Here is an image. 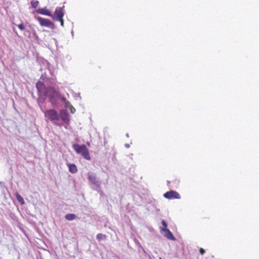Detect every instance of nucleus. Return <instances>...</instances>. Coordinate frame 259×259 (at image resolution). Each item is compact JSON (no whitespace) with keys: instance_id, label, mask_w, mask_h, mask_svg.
Masks as SVG:
<instances>
[{"instance_id":"6e6552de","label":"nucleus","mask_w":259,"mask_h":259,"mask_svg":"<svg viewBox=\"0 0 259 259\" xmlns=\"http://www.w3.org/2000/svg\"><path fill=\"white\" fill-rule=\"evenodd\" d=\"M59 116L60 119H61L62 121L65 124H69L70 119H69V114L66 109H62L60 110Z\"/></svg>"},{"instance_id":"b1692460","label":"nucleus","mask_w":259,"mask_h":259,"mask_svg":"<svg viewBox=\"0 0 259 259\" xmlns=\"http://www.w3.org/2000/svg\"><path fill=\"white\" fill-rule=\"evenodd\" d=\"M24 31V35L28 37H30V35L31 34V30L30 31L27 29H25Z\"/></svg>"},{"instance_id":"7c9ffc66","label":"nucleus","mask_w":259,"mask_h":259,"mask_svg":"<svg viewBox=\"0 0 259 259\" xmlns=\"http://www.w3.org/2000/svg\"><path fill=\"white\" fill-rule=\"evenodd\" d=\"M60 22L61 25L63 27H64V20L63 18L60 21H58Z\"/></svg>"},{"instance_id":"c9c22d12","label":"nucleus","mask_w":259,"mask_h":259,"mask_svg":"<svg viewBox=\"0 0 259 259\" xmlns=\"http://www.w3.org/2000/svg\"><path fill=\"white\" fill-rule=\"evenodd\" d=\"M170 183V182L169 181H167V184L168 186L169 185Z\"/></svg>"},{"instance_id":"ddd939ff","label":"nucleus","mask_w":259,"mask_h":259,"mask_svg":"<svg viewBox=\"0 0 259 259\" xmlns=\"http://www.w3.org/2000/svg\"><path fill=\"white\" fill-rule=\"evenodd\" d=\"M47 97H48V96L46 95H38V98L37 100L38 104L39 105L44 104L46 101Z\"/></svg>"},{"instance_id":"6ab92c4d","label":"nucleus","mask_w":259,"mask_h":259,"mask_svg":"<svg viewBox=\"0 0 259 259\" xmlns=\"http://www.w3.org/2000/svg\"><path fill=\"white\" fill-rule=\"evenodd\" d=\"M17 200L18 202H20V203L21 205H23L25 203V201L23 198V197L21 196V195L19 194L18 193H16L15 194Z\"/></svg>"},{"instance_id":"f8f14e48","label":"nucleus","mask_w":259,"mask_h":259,"mask_svg":"<svg viewBox=\"0 0 259 259\" xmlns=\"http://www.w3.org/2000/svg\"><path fill=\"white\" fill-rule=\"evenodd\" d=\"M74 150L77 154H81L82 152L86 149L87 147L85 145H79L77 144H74L72 145Z\"/></svg>"},{"instance_id":"f704fd0d","label":"nucleus","mask_w":259,"mask_h":259,"mask_svg":"<svg viewBox=\"0 0 259 259\" xmlns=\"http://www.w3.org/2000/svg\"><path fill=\"white\" fill-rule=\"evenodd\" d=\"M124 146H125V148H128L130 147V145L129 144H125L124 145Z\"/></svg>"},{"instance_id":"a878e982","label":"nucleus","mask_w":259,"mask_h":259,"mask_svg":"<svg viewBox=\"0 0 259 259\" xmlns=\"http://www.w3.org/2000/svg\"><path fill=\"white\" fill-rule=\"evenodd\" d=\"M48 81H49V82L51 84H55L56 83V80L53 77L49 78Z\"/></svg>"},{"instance_id":"20e7f679","label":"nucleus","mask_w":259,"mask_h":259,"mask_svg":"<svg viewBox=\"0 0 259 259\" xmlns=\"http://www.w3.org/2000/svg\"><path fill=\"white\" fill-rule=\"evenodd\" d=\"M64 8V7H56L54 13L53 14H52V16L50 17H52L54 20L60 21L65 15V12L63 10Z\"/></svg>"},{"instance_id":"58836bf2","label":"nucleus","mask_w":259,"mask_h":259,"mask_svg":"<svg viewBox=\"0 0 259 259\" xmlns=\"http://www.w3.org/2000/svg\"><path fill=\"white\" fill-rule=\"evenodd\" d=\"M159 259H162V258L160 257Z\"/></svg>"},{"instance_id":"423d86ee","label":"nucleus","mask_w":259,"mask_h":259,"mask_svg":"<svg viewBox=\"0 0 259 259\" xmlns=\"http://www.w3.org/2000/svg\"><path fill=\"white\" fill-rule=\"evenodd\" d=\"M36 88L37 90V95H46L48 93L49 87H46L45 83L40 81H38L36 83Z\"/></svg>"},{"instance_id":"5701e85b","label":"nucleus","mask_w":259,"mask_h":259,"mask_svg":"<svg viewBox=\"0 0 259 259\" xmlns=\"http://www.w3.org/2000/svg\"><path fill=\"white\" fill-rule=\"evenodd\" d=\"M27 221V222L32 226H36V222L33 221L32 219H30V218H28V217H26Z\"/></svg>"},{"instance_id":"a211bd4d","label":"nucleus","mask_w":259,"mask_h":259,"mask_svg":"<svg viewBox=\"0 0 259 259\" xmlns=\"http://www.w3.org/2000/svg\"><path fill=\"white\" fill-rule=\"evenodd\" d=\"M77 218V216L73 213H68L65 215V218L68 221H73Z\"/></svg>"},{"instance_id":"4c0bfd02","label":"nucleus","mask_w":259,"mask_h":259,"mask_svg":"<svg viewBox=\"0 0 259 259\" xmlns=\"http://www.w3.org/2000/svg\"><path fill=\"white\" fill-rule=\"evenodd\" d=\"M37 259H38V258H37ZM40 259H42V258H41H41H40Z\"/></svg>"},{"instance_id":"393cba45","label":"nucleus","mask_w":259,"mask_h":259,"mask_svg":"<svg viewBox=\"0 0 259 259\" xmlns=\"http://www.w3.org/2000/svg\"><path fill=\"white\" fill-rule=\"evenodd\" d=\"M17 26L21 30L24 31L26 29V28H25V26L24 25V24H23V23H21V24H20L19 25H17Z\"/></svg>"},{"instance_id":"bb28decb","label":"nucleus","mask_w":259,"mask_h":259,"mask_svg":"<svg viewBox=\"0 0 259 259\" xmlns=\"http://www.w3.org/2000/svg\"><path fill=\"white\" fill-rule=\"evenodd\" d=\"M161 224L162 225V226L164 227L163 228H167V223L164 221V220H162L161 221Z\"/></svg>"},{"instance_id":"4be33fe9","label":"nucleus","mask_w":259,"mask_h":259,"mask_svg":"<svg viewBox=\"0 0 259 259\" xmlns=\"http://www.w3.org/2000/svg\"><path fill=\"white\" fill-rule=\"evenodd\" d=\"M40 79H41L44 82H46L48 81L49 78H48L46 73H45L41 75Z\"/></svg>"},{"instance_id":"e433bc0d","label":"nucleus","mask_w":259,"mask_h":259,"mask_svg":"<svg viewBox=\"0 0 259 259\" xmlns=\"http://www.w3.org/2000/svg\"><path fill=\"white\" fill-rule=\"evenodd\" d=\"M126 137L128 138L129 137V134L128 133L126 134Z\"/></svg>"},{"instance_id":"f257e3e1","label":"nucleus","mask_w":259,"mask_h":259,"mask_svg":"<svg viewBox=\"0 0 259 259\" xmlns=\"http://www.w3.org/2000/svg\"><path fill=\"white\" fill-rule=\"evenodd\" d=\"M48 93L47 96L48 101L52 104L53 106H57L58 105L59 102L65 104V106L68 107L67 103L68 102L66 98L62 95L59 90H57L53 87H49Z\"/></svg>"},{"instance_id":"2f4dec72","label":"nucleus","mask_w":259,"mask_h":259,"mask_svg":"<svg viewBox=\"0 0 259 259\" xmlns=\"http://www.w3.org/2000/svg\"><path fill=\"white\" fill-rule=\"evenodd\" d=\"M52 40L55 42V45L57 46L58 44V41L56 38H52Z\"/></svg>"},{"instance_id":"c756f323","label":"nucleus","mask_w":259,"mask_h":259,"mask_svg":"<svg viewBox=\"0 0 259 259\" xmlns=\"http://www.w3.org/2000/svg\"><path fill=\"white\" fill-rule=\"evenodd\" d=\"M135 242L136 244H137L139 246L141 247V243L139 242V241L138 240L135 239Z\"/></svg>"},{"instance_id":"0eeeda50","label":"nucleus","mask_w":259,"mask_h":259,"mask_svg":"<svg viewBox=\"0 0 259 259\" xmlns=\"http://www.w3.org/2000/svg\"><path fill=\"white\" fill-rule=\"evenodd\" d=\"M163 197L168 199H180L181 196L180 194L176 191L170 190L166 192L163 194Z\"/></svg>"},{"instance_id":"aec40b11","label":"nucleus","mask_w":259,"mask_h":259,"mask_svg":"<svg viewBox=\"0 0 259 259\" xmlns=\"http://www.w3.org/2000/svg\"><path fill=\"white\" fill-rule=\"evenodd\" d=\"M37 60L38 62L42 63L44 65L46 66L47 67H48L50 65L49 62L47 60L42 58H37Z\"/></svg>"},{"instance_id":"dca6fc26","label":"nucleus","mask_w":259,"mask_h":259,"mask_svg":"<svg viewBox=\"0 0 259 259\" xmlns=\"http://www.w3.org/2000/svg\"><path fill=\"white\" fill-rule=\"evenodd\" d=\"M29 27L31 29V34H32V36L35 39L36 42H38L39 41V38L38 35L36 33V32L34 28L32 27L30 25H29Z\"/></svg>"},{"instance_id":"473e14b6","label":"nucleus","mask_w":259,"mask_h":259,"mask_svg":"<svg viewBox=\"0 0 259 259\" xmlns=\"http://www.w3.org/2000/svg\"><path fill=\"white\" fill-rule=\"evenodd\" d=\"M75 98L78 97V98H80V99H81V96H80V93H77V94H76L75 95Z\"/></svg>"},{"instance_id":"7ed1b4c3","label":"nucleus","mask_w":259,"mask_h":259,"mask_svg":"<svg viewBox=\"0 0 259 259\" xmlns=\"http://www.w3.org/2000/svg\"><path fill=\"white\" fill-rule=\"evenodd\" d=\"M34 18L39 22L41 26L47 27L53 30L56 28V26L54 23L48 19L44 18L36 15L34 16Z\"/></svg>"},{"instance_id":"f03ea898","label":"nucleus","mask_w":259,"mask_h":259,"mask_svg":"<svg viewBox=\"0 0 259 259\" xmlns=\"http://www.w3.org/2000/svg\"><path fill=\"white\" fill-rule=\"evenodd\" d=\"M44 115L46 119L52 122L54 124L59 126L63 125L62 123L58 122L60 120V116L56 110L53 109L47 110L44 111Z\"/></svg>"},{"instance_id":"4468645a","label":"nucleus","mask_w":259,"mask_h":259,"mask_svg":"<svg viewBox=\"0 0 259 259\" xmlns=\"http://www.w3.org/2000/svg\"><path fill=\"white\" fill-rule=\"evenodd\" d=\"M67 165L69 168V171L71 174H75L77 171V168L75 164L69 163Z\"/></svg>"},{"instance_id":"c85d7f7f","label":"nucleus","mask_w":259,"mask_h":259,"mask_svg":"<svg viewBox=\"0 0 259 259\" xmlns=\"http://www.w3.org/2000/svg\"><path fill=\"white\" fill-rule=\"evenodd\" d=\"M76 110L72 106V107L70 108V111L71 113L73 114L75 112Z\"/></svg>"},{"instance_id":"9d476101","label":"nucleus","mask_w":259,"mask_h":259,"mask_svg":"<svg viewBox=\"0 0 259 259\" xmlns=\"http://www.w3.org/2000/svg\"><path fill=\"white\" fill-rule=\"evenodd\" d=\"M10 218L14 222L17 223V227L19 228L21 231H23L24 229L22 227L23 225L19 221L18 218L16 214L12 211L9 213Z\"/></svg>"},{"instance_id":"f3484780","label":"nucleus","mask_w":259,"mask_h":259,"mask_svg":"<svg viewBox=\"0 0 259 259\" xmlns=\"http://www.w3.org/2000/svg\"><path fill=\"white\" fill-rule=\"evenodd\" d=\"M107 236L102 233H98L96 236V238L98 242H101L102 240H106L107 239Z\"/></svg>"},{"instance_id":"9b49d317","label":"nucleus","mask_w":259,"mask_h":259,"mask_svg":"<svg viewBox=\"0 0 259 259\" xmlns=\"http://www.w3.org/2000/svg\"><path fill=\"white\" fill-rule=\"evenodd\" d=\"M35 13L49 17L52 16L51 12L49 10H48L46 7L36 9L32 12V13L33 14Z\"/></svg>"},{"instance_id":"cd10ccee","label":"nucleus","mask_w":259,"mask_h":259,"mask_svg":"<svg viewBox=\"0 0 259 259\" xmlns=\"http://www.w3.org/2000/svg\"><path fill=\"white\" fill-rule=\"evenodd\" d=\"M199 252L201 254L203 255L205 252V251L203 248H200L199 249Z\"/></svg>"},{"instance_id":"2eb2a0df","label":"nucleus","mask_w":259,"mask_h":259,"mask_svg":"<svg viewBox=\"0 0 259 259\" xmlns=\"http://www.w3.org/2000/svg\"><path fill=\"white\" fill-rule=\"evenodd\" d=\"M81 154L86 160H90L91 159L89 149L87 148V149H85Z\"/></svg>"},{"instance_id":"412c9836","label":"nucleus","mask_w":259,"mask_h":259,"mask_svg":"<svg viewBox=\"0 0 259 259\" xmlns=\"http://www.w3.org/2000/svg\"><path fill=\"white\" fill-rule=\"evenodd\" d=\"M30 4H31L32 8H36L37 7V6L39 4V2L38 1L32 0L31 1Z\"/></svg>"},{"instance_id":"72a5a7b5","label":"nucleus","mask_w":259,"mask_h":259,"mask_svg":"<svg viewBox=\"0 0 259 259\" xmlns=\"http://www.w3.org/2000/svg\"><path fill=\"white\" fill-rule=\"evenodd\" d=\"M27 214L29 215V216H31L32 217H34V218H36V216L34 215V214H31L30 213H27Z\"/></svg>"},{"instance_id":"39448f33","label":"nucleus","mask_w":259,"mask_h":259,"mask_svg":"<svg viewBox=\"0 0 259 259\" xmlns=\"http://www.w3.org/2000/svg\"><path fill=\"white\" fill-rule=\"evenodd\" d=\"M88 180L92 184L95 185L98 188H100L102 182L97 177L96 174L89 171L88 173Z\"/></svg>"},{"instance_id":"1a4fd4ad","label":"nucleus","mask_w":259,"mask_h":259,"mask_svg":"<svg viewBox=\"0 0 259 259\" xmlns=\"http://www.w3.org/2000/svg\"><path fill=\"white\" fill-rule=\"evenodd\" d=\"M160 231L162 232L163 236L167 239L172 241L176 240V238L174 237L171 232L168 228L161 227Z\"/></svg>"}]
</instances>
